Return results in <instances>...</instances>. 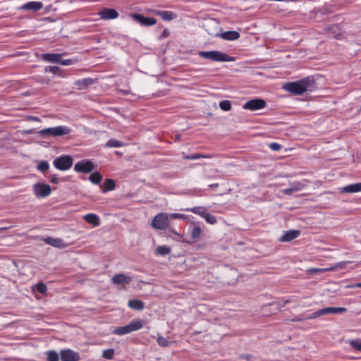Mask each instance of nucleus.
Wrapping results in <instances>:
<instances>
[{"mask_svg":"<svg viewBox=\"0 0 361 361\" xmlns=\"http://www.w3.org/2000/svg\"><path fill=\"white\" fill-rule=\"evenodd\" d=\"M313 76H307L295 82H289L283 85V89L293 95H302L305 92H312L315 88Z\"/></svg>","mask_w":361,"mask_h":361,"instance_id":"nucleus-1","label":"nucleus"},{"mask_svg":"<svg viewBox=\"0 0 361 361\" xmlns=\"http://www.w3.org/2000/svg\"><path fill=\"white\" fill-rule=\"evenodd\" d=\"M198 55L201 58L216 62H230L233 61L235 60V59L233 56H228L219 51H200L198 52Z\"/></svg>","mask_w":361,"mask_h":361,"instance_id":"nucleus-2","label":"nucleus"},{"mask_svg":"<svg viewBox=\"0 0 361 361\" xmlns=\"http://www.w3.org/2000/svg\"><path fill=\"white\" fill-rule=\"evenodd\" d=\"M143 326L144 322L142 320L135 319L126 326L116 327L113 330L112 334L115 335L123 336L130 334L133 331L140 330L143 327Z\"/></svg>","mask_w":361,"mask_h":361,"instance_id":"nucleus-3","label":"nucleus"},{"mask_svg":"<svg viewBox=\"0 0 361 361\" xmlns=\"http://www.w3.org/2000/svg\"><path fill=\"white\" fill-rule=\"evenodd\" d=\"M71 129L66 126H59L40 130L38 134L42 137H59L69 134Z\"/></svg>","mask_w":361,"mask_h":361,"instance_id":"nucleus-4","label":"nucleus"},{"mask_svg":"<svg viewBox=\"0 0 361 361\" xmlns=\"http://www.w3.org/2000/svg\"><path fill=\"white\" fill-rule=\"evenodd\" d=\"M73 164V159L70 155H61L56 157L53 161L54 166L59 171L70 169Z\"/></svg>","mask_w":361,"mask_h":361,"instance_id":"nucleus-5","label":"nucleus"},{"mask_svg":"<svg viewBox=\"0 0 361 361\" xmlns=\"http://www.w3.org/2000/svg\"><path fill=\"white\" fill-rule=\"evenodd\" d=\"M169 214L164 212L157 214L152 219V226L158 230H164L169 227Z\"/></svg>","mask_w":361,"mask_h":361,"instance_id":"nucleus-6","label":"nucleus"},{"mask_svg":"<svg viewBox=\"0 0 361 361\" xmlns=\"http://www.w3.org/2000/svg\"><path fill=\"white\" fill-rule=\"evenodd\" d=\"M94 169L93 162L88 159L82 160L75 163L74 166L75 171L82 173H88Z\"/></svg>","mask_w":361,"mask_h":361,"instance_id":"nucleus-7","label":"nucleus"},{"mask_svg":"<svg viewBox=\"0 0 361 361\" xmlns=\"http://www.w3.org/2000/svg\"><path fill=\"white\" fill-rule=\"evenodd\" d=\"M267 105L266 101L263 99L256 98L246 102L243 108L250 111H257L264 109Z\"/></svg>","mask_w":361,"mask_h":361,"instance_id":"nucleus-8","label":"nucleus"},{"mask_svg":"<svg viewBox=\"0 0 361 361\" xmlns=\"http://www.w3.org/2000/svg\"><path fill=\"white\" fill-rule=\"evenodd\" d=\"M51 191L48 184L37 183L33 185V192L37 197H46L50 195Z\"/></svg>","mask_w":361,"mask_h":361,"instance_id":"nucleus-9","label":"nucleus"},{"mask_svg":"<svg viewBox=\"0 0 361 361\" xmlns=\"http://www.w3.org/2000/svg\"><path fill=\"white\" fill-rule=\"evenodd\" d=\"M61 361H79L80 356L78 352L71 349H63L60 351Z\"/></svg>","mask_w":361,"mask_h":361,"instance_id":"nucleus-10","label":"nucleus"},{"mask_svg":"<svg viewBox=\"0 0 361 361\" xmlns=\"http://www.w3.org/2000/svg\"><path fill=\"white\" fill-rule=\"evenodd\" d=\"M130 17L142 26H151L157 23L155 18L145 17L139 13H133L130 15Z\"/></svg>","mask_w":361,"mask_h":361,"instance_id":"nucleus-11","label":"nucleus"},{"mask_svg":"<svg viewBox=\"0 0 361 361\" xmlns=\"http://www.w3.org/2000/svg\"><path fill=\"white\" fill-rule=\"evenodd\" d=\"M100 18L105 20L116 19L118 17L119 13L114 8H104L99 12Z\"/></svg>","mask_w":361,"mask_h":361,"instance_id":"nucleus-12","label":"nucleus"},{"mask_svg":"<svg viewBox=\"0 0 361 361\" xmlns=\"http://www.w3.org/2000/svg\"><path fill=\"white\" fill-rule=\"evenodd\" d=\"M152 13L155 16H160L162 20L170 21L175 18H176L177 15L170 11H159V10H153L152 11Z\"/></svg>","mask_w":361,"mask_h":361,"instance_id":"nucleus-13","label":"nucleus"},{"mask_svg":"<svg viewBox=\"0 0 361 361\" xmlns=\"http://www.w3.org/2000/svg\"><path fill=\"white\" fill-rule=\"evenodd\" d=\"M111 281L114 284L126 285L132 281V278L123 274H117L111 278Z\"/></svg>","mask_w":361,"mask_h":361,"instance_id":"nucleus-14","label":"nucleus"},{"mask_svg":"<svg viewBox=\"0 0 361 361\" xmlns=\"http://www.w3.org/2000/svg\"><path fill=\"white\" fill-rule=\"evenodd\" d=\"M300 234V231L298 230H290L286 231L283 235H282L280 238V242H290L293 240L296 239Z\"/></svg>","mask_w":361,"mask_h":361,"instance_id":"nucleus-15","label":"nucleus"},{"mask_svg":"<svg viewBox=\"0 0 361 361\" xmlns=\"http://www.w3.org/2000/svg\"><path fill=\"white\" fill-rule=\"evenodd\" d=\"M43 7V4L40 1H30L24 4L20 7V9L25 11H38Z\"/></svg>","mask_w":361,"mask_h":361,"instance_id":"nucleus-16","label":"nucleus"},{"mask_svg":"<svg viewBox=\"0 0 361 361\" xmlns=\"http://www.w3.org/2000/svg\"><path fill=\"white\" fill-rule=\"evenodd\" d=\"M66 53L61 54H53V53H46L42 55V58L43 60L50 63H59L60 61V59L65 56Z\"/></svg>","mask_w":361,"mask_h":361,"instance_id":"nucleus-17","label":"nucleus"},{"mask_svg":"<svg viewBox=\"0 0 361 361\" xmlns=\"http://www.w3.org/2000/svg\"><path fill=\"white\" fill-rule=\"evenodd\" d=\"M340 190L344 193H355L361 192V183L348 185L342 187Z\"/></svg>","mask_w":361,"mask_h":361,"instance_id":"nucleus-18","label":"nucleus"},{"mask_svg":"<svg viewBox=\"0 0 361 361\" xmlns=\"http://www.w3.org/2000/svg\"><path fill=\"white\" fill-rule=\"evenodd\" d=\"M94 82L93 79L87 78L82 80H78L75 81L74 85L77 87L78 90H82L87 87L88 86L92 85Z\"/></svg>","mask_w":361,"mask_h":361,"instance_id":"nucleus-19","label":"nucleus"},{"mask_svg":"<svg viewBox=\"0 0 361 361\" xmlns=\"http://www.w3.org/2000/svg\"><path fill=\"white\" fill-rule=\"evenodd\" d=\"M326 32L328 34H329L332 37H335L337 39L340 38L341 28L338 25L334 24L329 25L327 28H326Z\"/></svg>","mask_w":361,"mask_h":361,"instance_id":"nucleus-20","label":"nucleus"},{"mask_svg":"<svg viewBox=\"0 0 361 361\" xmlns=\"http://www.w3.org/2000/svg\"><path fill=\"white\" fill-rule=\"evenodd\" d=\"M84 219L87 223L93 226H98L100 224L99 216L93 213L86 214L84 216Z\"/></svg>","mask_w":361,"mask_h":361,"instance_id":"nucleus-21","label":"nucleus"},{"mask_svg":"<svg viewBox=\"0 0 361 361\" xmlns=\"http://www.w3.org/2000/svg\"><path fill=\"white\" fill-rule=\"evenodd\" d=\"M128 306L133 310H142L145 308V303L140 300L134 299L128 301Z\"/></svg>","mask_w":361,"mask_h":361,"instance_id":"nucleus-22","label":"nucleus"},{"mask_svg":"<svg viewBox=\"0 0 361 361\" xmlns=\"http://www.w3.org/2000/svg\"><path fill=\"white\" fill-rule=\"evenodd\" d=\"M44 242L47 244L50 245L53 247H64L63 241L62 239H60V238H54L51 237H48L44 239Z\"/></svg>","mask_w":361,"mask_h":361,"instance_id":"nucleus-23","label":"nucleus"},{"mask_svg":"<svg viewBox=\"0 0 361 361\" xmlns=\"http://www.w3.org/2000/svg\"><path fill=\"white\" fill-rule=\"evenodd\" d=\"M347 311L345 307H329L323 308L324 314H342Z\"/></svg>","mask_w":361,"mask_h":361,"instance_id":"nucleus-24","label":"nucleus"},{"mask_svg":"<svg viewBox=\"0 0 361 361\" xmlns=\"http://www.w3.org/2000/svg\"><path fill=\"white\" fill-rule=\"evenodd\" d=\"M186 212H191L195 214L200 216L201 217H204L207 214V210L204 207L197 206L192 208H187L184 209Z\"/></svg>","mask_w":361,"mask_h":361,"instance_id":"nucleus-25","label":"nucleus"},{"mask_svg":"<svg viewBox=\"0 0 361 361\" xmlns=\"http://www.w3.org/2000/svg\"><path fill=\"white\" fill-rule=\"evenodd\" d=\"M202 228L200 226V225L198 224H194V226L191 228V231H190L191 238L192 240H197L200 238V236L202 235Z\"/></svg>","mask_w":361,"mask_h":361,"instance_id":"nucleus-26","label":"nucleus"},{"mask_svg":"<svg viewBox=\"0 0 361 361\" xmlns=\"http://www.w3.org/2000/svg\"><path fill=\"white\" fill-rule=\"evenodd\" d=\"M116 187V183L113 179H106L102 185V192H106L113 190Z\"/></svg>","mask_w":361,"mask_h":361,"instance_id":"nucleus-27","label":"nucleus"},{"mask_svg":"<svg viewBox=\"0 0 361 361\" xmlns=\"http://www.w3.org/2000/svg\"><path fill=\"white\" fill-rule=\"evenodd\" d=\"M303 188V185L299 182L294 183L291 188H286L283 190V193L286 195H291L293 192L299 191Z\"/></svg>","mask_w":361,"mask_h":361,"instance_id":"nucleus-28","label":"nucleus"},{"mask_svg":"<svg viewBox=\"0 0 361 361\" xmlns=\"http://www.w3.org/2000/svg\"><path fill=\"white\" fill-rule=\"evenodd\" d=\"M222 37L226 40H235L240 37V33L237 31H227L222 34Z\"/></svg>","mask_w":361,"mask_h":361,"instance_id":"nucleus-29","label":"nucleus"},{"mask_svg":"<svg viewBox=\"0 0 361 361\" xmlns=\"http://www.w3.org/2000/svg\"><path fill=\"white\" fill-rule=\"evenodd\" d=\"M47 361H59V354L56 351L52 350L45 353Z\"/></svg>","mask_w":361,"mask_h":361,"instance_id":"nucleus-30","label":"nucleus"},{"mask_svg":"<svg viewBox=\"0 0 361 361\" xmlns=\"http://www.w3.org/2000/svg\"><path fill=\"white\" fill-rule=\"evenodd\" d=\"M156 254L160 255H166L171 252V248L166 245L158 246L155 250Z\"/></svg>","mask_w":361,"mask_h":361,"instance_id":"nucleus-31","label":"nucleus"},{"mask_svg":"<svg viewBox=\"0 0 361 361\" xmlns=\"http://www.w3.org/2000/svg\"><path fill=\"white\" fill-rule=\"evenodd\" d=\"M89 180L93 184H99L102 180V176L99 172H94L90 176Z\"/></svg>","mask_w":361,"mask_h":361,"instance_id":"nucleus-32","label":"nucleus"},{"mask_svg":"<svg viewBox=\"0 0 361 361\" xmlns=\"http://www.w3.org/2000/svg\"><path fill=\"white\" fill-rule=\"evenodd\" d=\"M123 145L124 144L123 142L119 141L116 139H110L105 145V146L108 147H120Z\"/></svg>","mask_w":361,"mask_h":361,"instance_id":"nucleus-33","label":"nucleus"},{"mask_svg":"<svg viewBox=\"0 0 361 361\" xmlns=\"http://www.w3.org/2000/svg\"><path fill=\"white\" fill-rule=\"evenodd\" d=\"M201 158L209 159V158H212V156L211 155H204L202 154L196 153V154H192L187 155V156L184 157L185 159H189V160H195V159H199Z\"/></svg>","mask_w":361,"mask_h":361,"instance_id":"nucleus-34","label":"nucleus"},{"mask_svg":"<svg viewBox=\"0 0 361 361\" xmlns=\"http://www.w3.org/2000/svg\"><path fill=\"white\" fill-rule=\"evenodd\" d=\"M219 107L223 111H228L231 109V102L229 100H223L220 102Z\"/></svg>","mask_w":361,"mask_h":361,"instance_id":"nucleus-35","label":"nucleus"},{"mask_svg":"<svg viewBox=\"0 0 361 361\" xmlns=\"http://www.w3.org/2000/svg\"><path fill=\"white\" fill-rule=\"evenodd\" d=\"M78 61V59L77 58L74 59H60V61H59L58 63L63 65V66H70L75 64Z\"/></svg>","mask_w":361,"mask_h":361,"instance_id":"nucleus-36","label":"nucleus"},{"mask_svg":"<svg viewBox=\"0 0 361 361\" xmlns=\"http://www.w3.org/2000/svg\"><path fill=\"white\" fill-rule=\"evenodd\" d=\"M350 345L355 350L361 352V341L358 339L350 340L349 341Z\"/></svg>","mask_w":361,"mask_h":361,"instance_id":"nucleus-37","label":"nucleus"},{"mask_svg":"<svg viewBox=\"0 0 361 361\" xmlns=\"http://www.w3.org/2000/svg\"><path fill=\"white\" fill-rule=\"evenodd\" d=\"M49 169V164L47 161H42L37 165V169L41 172H46Z\"/></svg>","mask_w":361,"mask_h":361,"instance_id":"nucleus-38","label":"nucleus"},{"mask_svg":"<svg viewBox=\"0 0 361 361\" xmlns=\"http://www.w3.org/2000/svg\"><path fill=\"white\" fill-rule=\"evenodd\" d=\"M114 356V349H107L103 351L102 357L105 359L111 360Z\"/></svg>","mask_w":361,"mask_h":361,"instance_id":"nucleus-39","label":"nucleus"},{"mask_svg":"<svg viewBox=\"0 0 361 361\" xmlns=\"http://www.w3.org/2000/svg\"><path fill=\"white\" fill-rule=\"evenodd\" d=\"M203 218L205 219L206 222L209 224L213 225V224H216V222H217L216 217L213 215H211L210 214H209L207 212Z\"/></svg>","mask_w":361,"mask_h":361,"instance_id":"nucleus-40","label":"nucleus"},{"mask_svg":"<svg viewBox=\"0 0 361 361\" xmlns=\"http://www.w3.org/2000/svg\"><path fill=\"white\" fill-rule=\"evenodd\" d=\"M334 268H312L309 270L311 273H324L326 271H333Z\"/></svg>","mask_w":361,"mask_h":361,"instance_id":"nucleus-41","label":"nucleus"},{"mask_svg":"<svg viewBox=\"0 0 361 361\" xmlns=\"http://www.w3.org/2000/svg\"><path fill=\"white\" fill-rule=\"evenodd\" d=\"M61 69L58 66H47L45 68V72H49L53 74H59Z\"/></svg>","mask_w":361,"mask_h":361,"instance_id":"nucleus-42","label":"nucleus"},{"mask_svg":"<svg viewBox=\"0 0 361 361\" xmlns=\"http://www.w3.org/2000/svg\"><path fill=\"white\" fill-rule=\"evenodd\" d=\"M36 288L37 290L42 294H44L47 290L46 284L42 282L38 283Z\"/></svg>","mask_w":361,"mask_h":361,"instance_id":"nucleus-43","label":"nucleus"},{"mask_svg":"<svg viewBox=\"0 0 361 361\" xmlns=\"http://www.w3.org/2000/svg\"><path fill=\"white\" fill-rule=\"evenodd\" d=\"M157 342L162 347H166L169 345V341L163 336H159L157 339Z\"/></svg>","mask_w":361,"mask_h":361,"instance_id":"nucleus-44","label":"nucleus"},{"mask_svg":"<svg viewBox=\"0 0 361 361\" xmlns=\"http://www.w3.org/2000/svg\"><path fill=\"white\" fill-rule=\"evenodd\" d=\"M322 315H324V312H323V309H320L314 312H313L312 314H311L310 315L307 316L306 317V319H314V318H317L318 317H320Z\"/></svg>","mask_w":361,"mask_h":361,"instance_id":"nucleus-45","label":"nucleus"},{"mask_svg":"<svg viewBox=\"0 0 361 361\" xmlns=\"http://www.w3.org/2000/svg\"><path fill=\"white\" fill-rule=\"evenodd\" d=\"M350 261L341 262L336 264L334 266L331 267L330 268H334L333 271L336 270L337 269H343V268L345 267L346 264L350 263Z\"/></svg>","mask_w":361,"mask_h":361,"instance_id":"nucleus-46","label":"nucleus"},{"mask_svg":"<svg viewBox=\"0 0 361 361\" xmlns=\"http://www.w3.org/2000/svg\"><path fill=\"white\" fill-rule=\"evenodd\" d=\"M185 216L183 214L180 213H171L169 214V219H185Z\"/></svg>","mask_w":361,"mask_h":361,"instance_id":"nucleus-47","label":"nucleus"},{"mask_svg":"<svg viewBox=\"0 0 361 361\" xmlns=\"http://www.w3.org/2000/svg\"><path fill=\"white\" fill-rule=\"evenodd\" d=\"M269 147L274 151H279L281 149V145L277 142H271Z\"/></svg>","mask_w":361,"mask_h":361,"instance_id":"nucleus-48","label":"nucleus"},{"mask_svg":"<svg viewBox=\"0 0 361 361\" xmlns=\"http://www.w3.org/2000/svg\"><path fill=\"white\" fill-rule=\"evenodd\" d=\"M349 288H361V283H357L352 285L348 286Z\"/></svg>","mask_w":361,"mask_h":361,"instance_id":"nucleus-49","label":"nucleus"},{"mask_svg":"<svg viewBox=\"0 0 361 361\" xmlns=\"http://www.w3.org/2000/svg\"><path fill=\"white\" fill-rule=\"evenodd\" d=\"M51 182L52 183H58L59 180H58V178L56 176H53L51 178Z\"/></svg>","mask_w":361,"mask_h":361,"instance_id":"nucleus-50","label":"nucleus"},{"mask_svg":"<svg viewBox=\"0 0 361 361\" xmlns=\"http://www.w3.org/2000/svg\"><path fill=\"white\" fill-rule=\"evenodd\" d=\"M169 35V31L167 29H164L162 33V37H166Z\"/></svg>","mask_w":361,"mask_h":361,"instance_id":"nucleus-51","label":"nucleus"},{"mask_svg":"<svg viewBox=\"0 0 361 361\" xmlns=\"http://www.w3.org/2000/svg\"><path fill=\"white\" fill-rule=\"evenodd\" d=\"M218 186H219V183H214V184L209 185L210 188H217Z\"/></svg>","mask_w":361,"mask_h":361,"instance_id":"nucleus-52","label":"nucleus"},{"mask_svg":"<svg viewBox=\"0 0 361 361\" xmlns=\"http://www.w3.org/2000/svg\"><path fill=\"white\" fill-rule=\"evenodd\" d=\"M250 357H251L250 355H244L243 356V358H245V359H246L247 360H250Z\"/></svg>","mask_w":361,"mask_h":361,"instance_id":"nucleus-53","label":"nucleus"},{"mask_svg":"<svg viewBox=\"0 0 361 361\" xmlns=\"http://www.w3.org/2000/svg\"><path fill=\"white\" fill-rule=\"evenodd\" d=\"M33 121H39V119L37 117H34L32 118Z\"/></svg>","mask_w":361,"mask_h":361,"instance_id":"nucleus-54","label":"nucleus"},{"mask_svg":"<svg viewBox=\"0 0 361 361\" xmlns=\"http://www.w3.org/2000/svg\"><path fill=\"white\" fill-rule=\"evenodd\" d=\"M301 320H302V319H294V321H301Z\"/></svg>","mask_w":361,"mask_h":361,"instance_id":"nucleus-55","label":"nucleus"},{"mask_svg":"<svg viewBox=\"0 0 361 361\" xmlns=\"http://www.w3.org/2000/svg\"><path fill=\"white\" fill-rule=\"evenodd\" d=\"M287 302H288V301H284L283 304V306L285 305Z\"/></svg>","mask_w":361,"mask_h":361,"instance_id":"nucleus-56","label":"nucleus"}]
</instances>
